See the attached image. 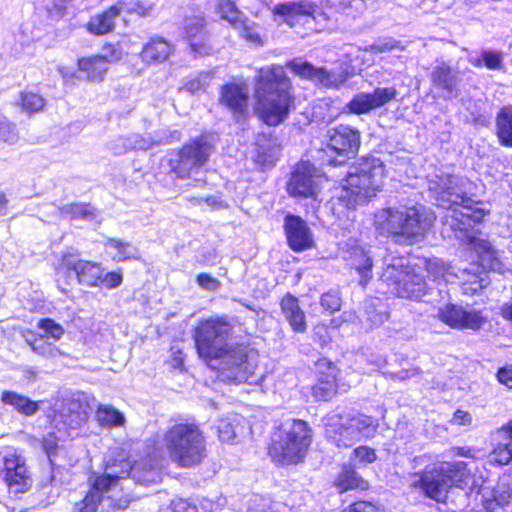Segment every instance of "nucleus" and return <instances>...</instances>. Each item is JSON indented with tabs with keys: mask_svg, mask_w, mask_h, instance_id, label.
<instances>
[{
	"mask_svg": "<svg viewBox=\"0 0 512 512\" xmlns=\"http://www.w3.org/2000/svg\"><path fill=\"white\" fill-rule=\"evenodd\" d=\"M461 178L454 175H436L429 182V189L438 194L439 206L447 209L444 225L455 231L456 238L467 237L469 247L476 252L481 263L458 266L456 280L462 284L465 294L474 295L487 286L485 268L496 270L500 266L498 252L492 244L479 236L466 235L473 224L480 223L485 213L473 206L471 198L461 189Z\"/></svg>",
	"mask_w": 512,
	"mask_h": 512,
	"instance_id": "nucleus-1",
	"label": "nucleus"
},
{
	"mask_svg": "<svg viewBox=\"0 0 512 512\" xmlns=\"http://www.w3.org/2000/svg\"><path fill=\"white\" fill-rule=\"evenodd\" d=\"M136 468L124 454L110 458L103 473H92L88 478L89 490L74 504V512H116L125 510L131 501L120 487V481L127 478Z\"/></svg>",
	"mask_w": 512,
	"mask_h": 512,
	"instance_id": "nucleus-2",
	"label": "nucleus"
},
{
	"mask_svg": "<svg viewBox=\"0 0 512 512\" xmlns=\"http://www.w3.org/2000/svg\"><path fill=\"white\" fill-rule=\"evenodd\" d=\"M253 95L256 112L269 126L283 123L295 109L293 86L281 65L272 64L256 70Z\"/></svg>",
	"mask_w": 512,
	"mask_h": 512,
	"instance_id": "nucleus-3",
	"label": "nucleus"
},
{
	"mask_svg": "<svg viewBox=\"0 0 512 512\" xmlns=\"http://www.w3.org/2000/svg\"><path fill=\"white\" fill-rule=\"evenodd\" d=\"M434 220V214L422 205L389 207L375 214V227L380 234L391 236L396 243L412 245L424 239Z\"/></svg>",
	"mask_w": 512,
	"mask_h": 512,
	"instance_id": "nucleus-4",
	"label": "nucleus"
},
{
	"mask_svg": "<svg viewBox=\"0 0 512 512\" xmlns=\"http://www.w3.org/2000/svg\"><path fill=\"white\" fill-rule=\"evenodd\" d=\"M480 478H477L467 468L463 461L441 462L426 466L422 473L413 475L410 486L420 489L425 496L438 502L445 501L448 489L459 487L472 493L478 488Z\"/></svg>",
	"mask_w": 512,
	"mask_h": 512,
	"instance_id": "nucleus-5",
	"label": "nucleus"
},
{
	"mask_svg": "<svg viewBox=\"0 0 512 512\" xmlns=\"http://www.w3.org/2000/svg\"><path fill=\"white\" fill-rule=\"evenodd\" d=\"M163 443L170 459L180 467L196 466L207 456L205 436L194 423L170 426L164 433Z\"/></svg>",
	"mask_w": 512,
	"mask_h": 512,
	"instance_id": "nucleus-6",
	"label": "nucleus"
},
{
	"mask_svg": "<svg viewBox=\"0 0 512 512\" xmlns=\"http://www.w3.org/2000/svg\"><path fill=\"white\" fill-rule=\"evenodd\" d=\"M326 438L339 448H348L356 442L373 438L378 422L365 414L328 415L324 420Z\"/></svg>",
	"mask_w": 512,
	"mask_h": 512,
	"instance_id": "nucleus-7",
	"label": "nucleus"
},
{
	"mask_svg": "<svg viewBox=\"0 0 512 512\" xmlns=\"http://www.w3.org/2000/svg\"><path fill=\"white\" fill-rule=\"evenodd\" d=\"M310 443L311 434L307 423L292 420L283 424L275 435L269 454L277 463H298L304 458Z\"/></svg>",
	"mask_w": 512,
	"mask_h": 512,
	"instance_id": "nucleus-8",
	"label": "nucleus"
},
{
	"mask_svg": "<svg viewBox=\"0 0 512 512\" xmlns=\"http://www.w3.org/2000/svg\"><path fill=\"white\" fill-rule=\"evenodd\" d=\"M384 176V165L380 159L364 157L349 168L343 187L354 196L355 203L363 202L380 189Z\"/></svg>",
	"mask_w": 512,
	"mask_h": 512,
	"instance_id": "nucleus-9",
	"label": "nucleus"
},
{
	"mask_svg": "<svg viewBox=\"0 0 512 512\" xmlns=\"http://www.w3.org/2000/svg\"><path fill=\"white\" fill-rule=\"evenodd\" d=\"M207 364L218 369L223 382L237 384L248 381L255 374L257 356L248 353L244 346L229 344L215 356L213 362Z\"/></svg>",
	"mask_w": 512,
	"mask_h": 512,
	"instance_id": "nucleus-10",
	"label": "nucleus"
},
{
	"mask_svg": "<svg viewBox=\"0 0 512 512\" xmlns=\"http://www.w3.org/2000/svg\"><path fill=\"white\" fill-rule=\"evenodd\" d=\"M232 326L224 318H211L201 321L195 329L194 339L197 352L207 363L213 362L229 344Z\"/></svg>",
	"mask_w": 512,
	"mask_h": 512,
	"instance_id": "nucleus-11",
	"label": "nucleus"
},
{
	"mask_svg": "<svg viewBox=\"0 0 512 512\" xmlns=\"http://www.w3.org/2000/svg\"><path fill=\"white\" fill-rule=\"evenodd\" d=\"M212 150L211 138L207 135L200 136L170 156V171L178 178H187L208 161Z\"/></svg>",
	"mask_w": 512,
	"mask_h": 512,
	"instance_id": "nucleus-12",
	"label": "nucleus"
},
{
	"mask_svg": "<svg viewBox=\"0 0 512 512\" xmlns=\"http://www.w3.org/2000/svg\"><path fill=\"white\" fill-rule=\"evenodd\" d=\"M1 461L0 476L9 493L19 495L28 491L32 485V478L25 458L16 450H8Z\"/></svg>",
	"mask_w": 512,
	"mask_h": 512,
	"instance_id": "nucleus-13",
	"label": "nucleus"
},
{
	"mask_svg": "<svg viewBox=\"0 0 512 512\" xmlns=\"http://www.w3.org/2000/svg\"><path fill=\"white\" fill-rule=\"evenodd\" d=\"M296 75L310 80L324 88H339L348 80L347 69L341 64L338 67L327 69L315 67L311 63L294 59L286 64Z\"/></svg>",
	"mask_w": 512,
	"mask_h": 512,
	"instance_id": "nucleus-14",
	"label": "nucleus"
},
{
	"mask_svg": "<svg viewBox=\"0 0 512 512\" xmlns=\"http://www.w3.org/2000/svg\"><path fill=\"white\" fill-rule=\"evenodd\" d=\"M327 146L337 153V158L330 160L333 165H341L357 154L361 138L360 132L349 125H337L326 134Z\"/></svg>",
	"mask_w": 512,
	"mask_h": 512,
	"instance_id": "nucleus-15",
	"label": "nucleus"
},
{
	"mask_svg": "<svg viewBox=\"0 0 512 512\" xmlns=\"http://www.w3.org/2000/svg\"><path fill=\"white\" fill-rule=\"evenodd\" d=\"M58 269L73 273L80 285L87 287L100 285L101 264L81 259L79 252L73 248L67 249L62 254Z\"/></svg>",
	"mask_w": 512,
	"mask_h": 512,
	"instance_id": "nucleus-16",
	"label": "nucleus"
},
{
	"mask_svg": "<svg viewBox=\"0 0 512 512\" xmlns=\"http://www.w3.org/2000/svg\"><path fill=\"white\" fill-rule=\"evenodd\" d=\"M397 96V90L394 87H378L371 93H357L346 104L345 109L352 114H368L373 110L379 109L391 102Z\"/></svg>",
	"mask_w": 512,
	"mask_h": 512,
	"instance_id": "nucleus-17",
	"label": "nucleus"
},
{
	"mask_svg": "<svg viewBox=\"0 0 512 512\" xmlns=\"http://www.w3.org/2000/svg\"><path fill=\"white\" fill-rule=\"evenodd\" d=\"M284 229L289 247L296 252L311 248L314 244L313 234L307 223L295 215H287Z\"/></svg>",
	"mask_w": 512,
	"mask_h": 512,
	"instance_id": "nucleus-18",
	"label": "nucleus"
},
{
	"mask_svg": "<svg viewBox=\"0 0 512 512\" xmlns=\"http://www.w3.org/2000/svg\"><path fill=\"white\" fill-rule=\"evenodd\" d=\"M316 369L319 376L317 383L311 388V393L316 400L328 401L337 393V368L331 361L323 358L317 361Z\"/></svg>",
	"mask_w": 512,
	"mask_h": 512,
	"instance_id": "nucleus-19",
	"label": "nucleus"
},
{
	"mask_svg": "<svg viewBox=\"0 0 512 512\" xmlns=\"http://www.w3.org/2000/svg\"><path fill=\"white\" fill-rule=\"evenodd\" d=\"M315 169L309 162L297 165L287 185L288 193L294 197H310L316 193Z\"/></svg>",
	"mask_w": 512,
	"mask_h": 512,
	"instance_id": "nucleus-20",
	"label": "nucleus"
},
{
	"mask_svg": "<svg viewBox=\"0 0 512 512\" xmlns=\"http://www.w3.org/2000/svg\"><path fill=\"white\" fill-rule=\"evenodd\" d=\"M219 102L238 119L248 111V87L244 83H229L221 88Z\"/></svg>",
	"mask_w": 512,
	"mask_h": 512,
	"instance_id": "nucleus-21",
	"label": "nucleus"
},
{
	"mask_svg": "<svg viewBox=\"0 0 512 512\" xmlns=\"http://www.w3.org/2000/svg\"><path fill=\"white\" fill-rule=\"evenodd\" d=\"M184 31L191 51L196 56L210 55L213 51L209 36L205 30V22L201 16L189 17L185 20Z\"/></svg>",
	"mask_w": 512,
	"mask_h": 512,
	"instance_id": "nucleus-22",
	"label": "nucleus"
},
{
	"mask_svg": "<svg viewBox=\"0 0 512 512\" xmlns=\"http://www.w3.org/2000/svg\"><path fill=\"white\" fill-rule=\"evenodd\" d=\"M476 489L481 496L482 506L487 512H497L498 509L508 505L512 499V490L505 484L489 488L479 483Z\"/></svg>",
	"mask_w": 512,
	"mask_h": 512,
	"instance_id": "nucleus-23",
	"label": "nucleus"
},
{
	"mask_svg": "<svg viewBox=\"0 0 512 512\" xmlns=\"http://www.w3.org/2000/svg\"><path fill=\"white\" fill-rule=\"evenodd\" d=\"M493 438L497 444L490 453L491 461L501 465L508 464L512 459V420L498 429Z\"/></svg>",
	"mask_w": 512,
	"mask_h": 512,
	"instance_id": "nucleus-24",
	"label": "nucleus"
},
{
	"mask_svg": "<svg viewBox=\"0 0 512 512\" xmlns=\"http://www.w3.org/2000/svg\"><path fill=\"white\" fill-rule=\"evenodd\" d=\"M125 9V1L120 0L104 12L95 15L89 21L88 31L95 35H104L113 31L115 27V19Z\"/></svg>",
	"mask_w": 512,
	"mask_h": 512,
	"instance_id": "nucleus-25",
	"label": "nucleus"
},
{
	"mask_svg": "<svg viewBox=\"0 0 512 512\" xmlns=\"http://www.w3.org/2000/svg\"><path fill=\"white\" fill-rule=\"evenodd\" d=\"M173 53V46L164 38L152 37L142 48L141 60L148 65L165 62Z\"/></svg>",
	"mask_w": 512,
	"mask_h": 512,
	"instance_id": "nucleus-26",
	"label": "nucleus"
},
{
	"mask_svg": "<svg viewBox=\"0 0 512 512\" xmlns=\"http://www.w3.org/2000/svg\"><path fill=\"white\" fill-rule=\"evenodd\" d=\"M349 260L351 265L356 269L360 275L359 283L365 286L368 281L372 278V257L370 251L367 250L363 245L354 242L349 250Z\"/></svg>",
	"mask_w": 512,
	"mask_h": 512,
	"instance_id": "nucleus-27",
	"label": "nucleus"
},
{
	"mask_svg": "<svg viewBox=\"0 0 512 512\" xmlns=\"http://www.w3.org/2000/svg\"><path fill=\"white\" fill-rule=\"evenodd\" d=\"M412 269L413 267L409 266L404 258H392L383 269L381 281L396 294L397 288H400Z\"/></svg>",
	"mask_w": 512,
	"mask_h": 512,
	"instance_id": "nucleus-28",
	"label": "nucleus"
},
{
	"mask_svg": "<svg viewBox=\"0 0 512 512\" xmlns=\"http://www.w3.org/2000/svg\"><path fill=\"white\" fill-rule=\"evenodd\" d=\"M431 81L436 88L444 91L445 98H451L459 81V72L443 62L433 69Z\"/></svg>",
	"mask_w": 512,
	"mask_h": 512,
	"instance_id": "nucleus-29",
	"label": "nucleus"
},
{
	"mask_svg": "<svg viewBox=\"0 0 512 512\" xmlns=\"http://www.w3.org/2000/svg\"><path fill=\"white\" fill-rule=\"evenodd\" d=\"M281 309L293 331L300 333L306 331L305 313L300 308L296 297L290 294L284 296L281 300Z\"/></svg>",
	"mask_w": 512,
	"mask_h": 512,
	"instance_id": "nucleus-30",
	"label": "nucleus"
},
{
	"mask_svg": "<svg viewBox=\"0 0 512 512\" xmlns=\"http://www.w3.org/2000/svg\"><path fill=\"white\" fill-rule=\"evenodd\" d=\"M426 290L424 277L413 268L400 288H397L396 295L401 298L419 300L426 294Z\"/></svg>",
	"mask_w": 512,
	"mask_h": 512,
	"instance_id": "nucleus-31",
	"label": "nucleus"
},
{
	"mask_svg": "<svg viewBox=\"0 0 512 512\" xmlns=\"http://www.w3.org/2000/svg\"><path fill=\"white\" fill-rule=\"evenodd\" d=\"M77 66L79 73L83 75L81 79L91 82H101L108 71L105 61L96 55L78 59Z\"/></svg>",
	"mask_w": 512,
	"mask_h": 512,
	"instance_id": "nucleus-32",
	"label": "nucleus"
},
{
	"mask_svg": "<svg viewBox=\"0 0 512 512\" xmlns=\"http://www.w3.org/2000/svg\"><path fill=\"white\" fill-rule=\"evenodd\" d=\"M0 401L4 405L13 407L18 413L25 416H32L39 410L38 402L14 391H3Z\"/></svg>",
	"mask_w": 512,
	"mask_h": 512,
	"instance_id": "nucleus-33",
	"label": "nucleus"
},
{
	"mask_svg": "<svg viewBox=\"0 0 512 512\" xmlns=\"http://www.w3.org/2000/svg\"><path fill=\"white\" fill-rule=\"evenodd\" d=\"M496 136L500 145L512 148V106L499 110L495 118Z\"/></svg>",
	"mask_w": 512,
	"mask_h": 512,
	"instance_id": "nucleus-34",
	"label": "nucleus"
},
{
	"mask_svg": "<svg viewBox=\"0 0 512 512\" xmlns=\"http://www.w3.org/2000/svg\"><path fill=\"white\" fill-rule=\"evenodd\" d=\"M366 329H372L383 324L388 319L386 306L377 298L368 299L364 304Z\"/></svg>",
	"mask_w": 512,
	"mask_h": 512,
	"instance_id": "nucleus-35",
	"label": "nucleus"
},
{
	"mask_svg": "<svg viewBox=\"0 0 512 512\" xmlns=\"http://www.w3.org/2000/svg\"><path fill=\"white\" fill-rule=\"evenodd\" d=\"M95 419L99 426L107 429L122 427L126 422L124 414L110 405H99Z\"/></svg>",
	"mask_w": 512,
	"mask_h": 512,
	"instance_id": "nucleus-36",
	"label": "nucleus"
},
{
	"mask_svg": "<svg viewBox=\"0 0 512 512\" xmlns=\"http://www.w3.org/2000/svg\"><path fill=\"white\" fill-rule=\"evenodd\" d=\"M425 269L434 280L442 279L445 282H454L456 276H459L457 267H452L438 258L426 260Z\"/></svg>",
	"mask_w": 512,
	"mask_h": 512,
	"instance_id": "nucleus-37",
	"label": "nucleus"
},
{
	"mask_svg": "<svg viewBox=\"0 0 512 512\" xmlns=\"http://www.w3.org/2000/svg\"><path fill=\"white\" fill-rule=\"evenodd\" d=\"M504 53L498 50L483 49L477 56H471L469 62L474 67L485 66L490 70L503 68Z\"/></svg>",
	"mask_w": 512,
	"mask_h": 512,
	"instance_id": "nucleus-38",
	"label": "nucleus"
},
{
	"mask_svg": "<svg viewBox=\"0 0 512 512\" xmlns=\"http://www.w3.org/2000/svg\"><path fill=\"white\" fill-rule=\"evenodd\" d=\"M336 484L341 492L357 488L365 489L367 487L366 481L351 466L343 467Z\"/></svg>",
	"mask_w": 512,
	"mask_h": 512,
	"instance_id": "nucleus-39",
	"label": "nucleus"
},
{
	"mask_svg": "<svg viewBox=\"0 0 512 512\" xmlns=\"http://www.w3.org/2000/svg\"><path fill=\"white\" fill-rule=\"evenodd\" d=\"M59 213L69 220H90L95 217V209L90 204H68L59 208Z\"/></svg>",
	"mask_w": 512,
	"mask_h": 512,
	"instance_id": "nucleus-40",
	"label": "nucleus"
},
{
	"mask_svg": "<svg viewBox=\"0 0 512 512\" xmlns=\"http://www.w3.org/2000/svg\"><path fill=\"white\" fill-rule=\"evenodd\" d=\"M105 246L116 250L113 259L118 262L139 258V250L131 243L117 239H108Z\"/></svg>",
	"mask_w": 512,
	"mask_h": 512,
	"instance_id": "nucleus-41",
	"label": "nucleus"
},
{
	"mask_svg": "<svg viewBox=\"0 0 512 512\" xmlns=\"http://www.w3.org/2000/svg\"><path fill=\"white\" fill-rule=\"evenodd\" d=\"M45 104V99L38 93L32 91H23L20 93L18 105L23 112L29 115L42 111Z\"/></svg>",
	"mask_w": 512,
	"mask_h": 512,
	"instance_id": "nucleus-42",
	"label": "nucleus"
},
{
	"mask_svg": "<svg viewBox=\"0 0 512 512\" xmlns=\"http://www.w3.org/2000/svg\"><path fill=\"white\" fill-rule=\"evenodd\" d=\"M218 15L227 21L232 27L240 25L241 19L245 16L232 0H218L216 5Z\"/></svg>",
	"mask_w": 512,
	"mask_h": 512,
	"instance_id": "nucleus-43",
	"label": "nucleus"
},
{
	"mask_svg": "<svg viewBox=\"0 0 512 512\" xmlns=\"http://www.w3.org/2000/svg\"><path fill=\"white\" fill-rule=\"evenodd\" d=\"M464 315V308L454 304H447L439 308L437 317L450 326L451 328L459 329L461 327V318Z\"/></svg>",
	"mask_w": 512,
	"mask_h": 512,
	"instance_id": "nucleus-44",
	"label": "nucleus"
},
{
	"mask_svg": "<svg viewBox=\"0 0 512 512\" xmlns=\"http://www.w3.org/2000/svg\"><path fill=\"white\" fill-rule=\"evenodd\" d=\"M240 25H234L232 28L237 30L240 36L245 39L247 42H250L255 45H263L264 40L259 32V28L256 26L254 22H251L249 19L244 16L241 19Z\"/></svg>",
	"mask_w": 512,
	"mask_h": 512,
	"instance_id": "nucleus-45",
	"label": "nucleus"
},
{
	"mask_svg": "<svg viewBox=\"0 0 512 512\" xmlns=\"http://www.w3.org/2000/svg\"><path fill=\"white\" fill-rule=\"evenodd\" d=\"M37 328L43 331L41 338H51L54 341H59L65 334L63 326L51 318L40 319Z\"/></svg>",
	"mask_w": 512,
	"mask_h": 512,
	"instance_id": "nucleus-46",
	"label": "nucleus"
},
{
	"mask_svg": "<svg viewBox=\"0 0 512 512\" xmlns=\"http://www.w3.org/2000/svg\"><path fill=\"white\" fill-rule=\"evenodd\" d=\"M131 144L127 142L128 146L132 147L133 149L137 150H146L151 148L153 145H158L162 143H168L169 141L165 139L164 137L160 136H152L151 134H145V135H139V134H133L129 136Z\"/></svg>",
	"mask_w": 512,
	"mask_h": 512,
	"instance_id": "nucleus-47",
	"label": "nucleus"
},
{
	"mask_svg": "<svg viewBox=\"0 0 512 512\" xmlns=\"http://www.w3.org/2000/svg\"><path fill=\"white\" fill-rule=\"evenodd\" d=\"M461 327L459 329L479 330L486 323L487 318L478 310H465L461 318Z\"/></svg>",
	"mask_w": 512,
	"mask_h": 512,
	"instance_id": "nucleus-48",
	"label": "nucleus"
},
{
	"mask_svg": "<svg viewBox=\"0 0 512 512\" xmlns=\"http://www.w3.org/2000/svg\"><path fill=\"white\" fill-rule=\"evenodd\" d=\"M404 49L405 47L401 44V42L393 38H382L377 40L375 43L365 47L364 51L373 53H385L394 50L403 51Z\"/></svg>",
	"mask_w": 512,
	"mask_h": 512,
	"instance_id": "nucleus-49",
	"label": "nucleus"
},
{
	"mask_svg": "<svg viewBox=\"0 0 512 512\" xmlns=\"http://www.w3.org/2000/svg\"><path fill=\"white\" fill-rule=\"evenodd\" d=\"M30 344V347H31V350L46 358V359H50V360H55V359H58L59 357H61L62 355H64V353L58 348L56 347L55 345H52L51 343H48V342H42V343H29Z\"/></svg>",
	"mask_w": 512,
	"mask_h": 512,
	"instance_id": "nucleus-50",
	"label": "nucleus"
},
{
	"mask_svg": "<svg viewBox=\"0 0 512 512\" xmlns=\"http://www.w3.org/2000/svg\"><path fill=\"white\" fill-rule=\"evenodd\" d=\"M0 140L9 144H15L18 141L15 125L3 115H0Z\"/></svg>",
	"mask_w": 512,
	"mask_h": 512,
	"instance_id": "nucleus-51",
	"label": "nucleus"
},
{
	"mask_svg": "<svg viewBox=\"0 0 512 512\" xmlns=\"http://www.w3.org/2000/svg\"><path fill=\"white\" fill-rule=\"evenodd\" d=\"M219 439L222 442H231L236 437L234 420L230 418L220 419L217 425Z\"/></svg>",
	"mask_w": 512,
	"mask_h": 512,
	"instance_id": "nucleus-52",
	"label": "nucleus"
},
{
	"mask_svg": "<svg viewBox=\"0 0 512 512\" xmlns=\"http://www.w3.org/2000/svg\"><path fill=\"white\" fill-rule=\"evenodd\" d=\"M344 14L352 17L361 15L367 8L365 0H339Z\"/></svg>",
	"mask_w": 512,
	"mask_h": 512,
	"instance_id": "nucleus-53",
	"label": "nucleus"
},
{
	"mask_svg": "<svg viewBox=\"0 0 512 512\" xmlns=\"http://www.w3.org/2000/svg\"><path fill=\"white\" fill-rule=\"evenodd\" d=\"M97 56L102 58L108 66L110 63H115L121 60L122 50L118 44H106L103 46L101 54Z\"/></svg>",
	"mask_w": 512,
	"mask_h": 512,
	"instance_id": "nucleus-54",
	"label": "nucleus"
},
{
	"mask_svg": "<svg viewBox=\"0 0 512 512\" xmlns=\"http://www.w3.org/2000/svg\"><path fill=\"white\" fill-rule=\"evenodd\" d=\"M153 9V4L148 1H132L125 2V9L123 11L132 14L136 13L142 17L148 16Z\"/></svg>",
	"mask_w": 512,
	"mask_h": 512,
	"instance_id": "nucleus-55",
	"label": "nucleus"
},
{
	"mask_svg": "<svg viewBox=\"0 0 512 512\" xmlns=\"http://www.w3.org/2000/svg\"><path fill=\"white\" fill-rule=\"evenodd\" d=\"M211 76L209 73H201L196 78L189 80L184 89L190 93H197L204 90L210 83Z\"/></svg>",
	"mask_w": 512,
	"mask_h": 512,
	"instance_id": "nucleus-56",
	"label": "nucleus"
},
{
	"mask_svg": "<svg viewBox=\"0 0 512 512\" xmlns=\"http://www.w3.org/2000/svg\"><path fill=\"white\" fill-rule=\"evenodd\" d=\"M123 276L120 271H113L104 274L102 269V275L100 279V285H103L107 289H114L122 284Z\"/></svg>",
	"mask_w": 512,
	"mask_h": 512,
	"instance_id": "nucleus-57",
	"label": "nucleus"
},
{
	"mask_svg": "<svg viewBox=\"0 0 512 512\" xmlns=\"http://www.w3.org/2000/svg\"><path fill=\"white\" fill-rule=\"evenodd\" d=\"M354 457L363 464L373 463L377 459L376 452L373 448L367 446H359L353 450Z\"/></svg>",
	"mask_w": 512,
	"mask_h": 512,
	"instance_id": "nucleus-58",
	"label": "nucleus"
},
{
	"mask_svg": "<svg viewBox=\"0 0 512 512\" xmlns=\"http://www.w3.org/2000/svg\"><path fill=\"white\" fill-rule=\"evenodd\" d=\"M321 306L330 311H338L341 307V299L337 292H328L321 297Z\"/></svg>",
	"mask_w": 512,
	"mask_h": 512,
	"instance_id": "nucleus-59",
	"label": "nucleus"
},
{
	"mask_svg": "<svg viewBox=\"0 0 512 512\" xmlns=\"http://www.w3.org/2000/svg\"><path fill=\"white\" fill-rule=\"evenodd\" d=\"M88 399L83 395V417L79 412L71 413L68 418L64 420V424L69 428H77L81 422L87 419Z\"/></svg>",
	"mask_w": 512,
	"mask_h": 512,
	"instance_id": "nucleus-60",
	"label": "nucleus"
},
{
	"mask_svg": "<svg viewBox=\"0 0 512 512\" xmlns=\"http://www.w3.org/2000/svg\"><path fill=\"white\" fill-rule=\"evenodd\" d=\"M196 282L202 289L207 291H216L221 286V283L218 279L207 273H200L196 278Z\"/></svg>",
	"mask_w": 512,
	"mask_h": 512,
	"instance_id": "nucleus-61",
	"label": "nucleus"
},
{
	"mask_svg": "<svg viewBox=\"0 0 512 512\" xmlns=\"http://www.w3.org/2000/svg\"><path fill=\"white\" fill-rule=\"evenodd\" d=\"M127 142L131 144L129 137H118L110 143V150L116 155L124 154L132 150V147L128 146Z\"/></svg>",
	"mask_w": 512,
	"mask_h": 512,
	"instance_id": "nucleus-62",
	"label": "nucleus"
},
{
	"mask_svg": "<svg viewBox=\"0 0 512 512\" xmlns=\"http://www.w3.org/2000/svg\"><path fill=\"white\" fill-rule=\"evenodd\" d=\"M300 8L301 7L295 3L287 2L275 6L274 13L281 16H293L300 12Z\"/></svg>",
	"mask_w": 512,
	"mask_h": 512,
	"instance_id": "nucleus-63",
	"label": "nucleus"
},
{
	"mask_svg": "<svg viewBox=\"0 0 512 512\" xmlns=\"http://www.w3.org/2000/svg\"><path fill=\"white\" fill-rule=\"evenodd\" d=\"M171 509L173 512H196V507L182 498L172 500Z\"/></svg>",
	"mask_w": 512,
	"mask_h": 512,
	"instance_id": "nucleus-64",
	"label": "nucleus"
}]
</instances>
